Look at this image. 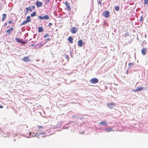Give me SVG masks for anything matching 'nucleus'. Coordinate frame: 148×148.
<instances>
[{
    "instance_id": "nucleus-1",
    "label": "nucleus",
    "mask_w": 148,
    "mask_h": 148,
    "mask_svg": "<svg viewBox=\"0 0 148 148\" xmlns=\"http://www.w3.org/2000/svg\"><path fill=\"white\" fill-rule=\"evenodd\" d=\"M99 80L96 78H92L90 80V82L93 84H95L98 83Z\"/></svg>"
},
{
    "instance_id": "nucleus-2",
    "label": "nucleus",
    "mask_w": 148,
    "mask_h": 148,
    "mask_svg": "<svg viewBox=\"0 0 148 148\" xmlns=\"http://www.w3.org/2000/svg\"><path fill=\"white\" fill-rule=\"evenodd\" d=\"M38 18L41 20L43 19L45 20H48L49 19V17L47 15H44L43 17L41 16H38Z\"/></svg>"
},
{
    "instance_id": "nucleus-3",
    "label": "nucleus",
    "mask_w": 148,
    "mask_h": 148,
    "mask_svg": "<svg viewBox=\"0 0 148 148\" xmlns=\"http://www.w3.org/2000/svg\"><path fill=\"white\" fill-rule=\"evenodd\" d=\"M15 40L17 42L21 43V44H25L26 43V42L24 41H23L21 39H20L19 38H15Z\"/></svg>"
},
{
    "instance_id": "nucleus-4",
    "label": "nucleus",
    "mask_w": 148,
    "mask_h": 148,
    "mask_svg": "<svg viewBox=\"0 0 148 148\" xmlns=\"http://www.w3.org/2000/svg\"><path fill=\"white\" fill-rule=\"evenodd\" d=\"M110 13V12L106 10L103 12V14L105 17L108 18L109 16Z\"/></svg>"
},
{
    "instance_id": "nucleus-5",
    "label": "nucleus",
    "mask_w": 148,
    "mask_h": 148,
    "mask_svg": "<svg viewBox=\"0 0 148 148\" xmlns=\"http://www.w3.org/2000/svg\"><path fill=\"white\" fill-rule=\"evenodd\" d=\"M107 105L109 108L111 109H112L114 106H115L114 103H108L107 104Z\"/></svg>"
},
{
    "instance_id": "nucleus-6",
    "label": "nucleus",
    "mask_w": 148,
    "mask_h": 148,
    "mask_svg": "<svg viewBox=\"0 0 148 148\" xmlns=\"http://www.w3.org/2000/svg\"><path fill=\"white\" fill-rule=\"evenodd\" d=\"M78 30L77 29L76 27H73L71 29V32L73 34H75Z\"/></svg>"
},
{
    "instance_id": "nucleus-7",
    "label": "nucleus",
    "mask_w": 148,
    "mask_h": 148,
    "mask_svg": "<svg viewBox=\"0 0 148 148\" xmlns=\"http://www.w3.org/2000/svg\"><path fill=\"white\" fill-rule=\"evenodd\" d=\"M23 60L25 62H29L31 61L30 59L28 56L24 57L23 59Z\"/></svg>"
},
{
    "instance_id": "nucleus-8",
    "label": "nucleus",
    "mask_w": 148,
    "mask_h": 148,
    "mask_svg": "<svg viewBox=\"0 0 148 148\" xmlns=\"http://www.w3.org/2000/svg\"><path fill=\"white\" fill-rule=\"evenodd\" d=\"M36 5L37 7H41L42 5V3L39 1H37L36 3Z\"/></svg>"
},
{
    "instance_id": "nucleus-9",
    "label": "nucleus",
    "mask_w": 148,
    "mask_h": 148,
    "mask_svg": "<svg viewBox=\"0 0 148 148\" xmlns=\"http://www.w3.org/2000/svg\"><path fill=\"white\" fill-rule=\"evenodd\" d=\"M144 88L142 86H139L137 87L136 89L135 90H134V91H140L143 90Z\"/></svg>"
},
{
    "instance_id": "nucleus-10",
    "label": "nucleus",
    "mask_w": 148,
    "mask_h": 148,
    "mask_svg": "<svg viewBox=\"0 0 148 148\" xmlns=\"http://www.w3.org/2000/svg\"><path fill=\"white\" fill-rule=\"evenodd\" d=\"M13 28L11 27L6 31V32L8 35H9L11 33V32L13 31Z\"/></svg>"
},
{
    "instance_id": "nucleus-11",
    "label": "nucleus",
    "mask_w": 148,
    "mask_h": 148,
    "mask_svg": "<svg viewBox=\"0 0 148 148\" xmlns=\"http://www.w3.org/2000/svg\"><path fill=\"white\" fill-rule=\"evenodd\" d=\"M147 49L146 48H143L141 50V53L143 55H145L146 54L147 51Z\"/></svg>"
},
{
    "instance_id": "nucleus-12",
    "label": "nucleus",
    "mask_w": 148,
    "mask_h": 148,
    "mask_svg": "<svg viewBox=\"0 0 148 148\" xmlns=\"http://www.w3.org/2000/svg\"><path fill=\"white\" fill-rule=\"evenodd\" d=\"M78 45L80 47H82L84 45L82 42V40H80L78 41Z\"/></svg>"
},
{
    "instance_id": "nucleus-13",
    "label": "nucleus",
    "mask_w": 148,
    "mask_h": 148,
    "mask_svg": "<svg viewBox=\"0 0 148 148\" xmlns=\"http://www.w3.org/2000/svg\"><path fill=\"white\" fill-rule=\"evenodd\" d=\"M65 4L66 6V8L67 10H71V8L70 6L68 4V3L67 2H65Z\"/></svg>"
},
{
    "instance_id": "nucleus-14",
    "label": "nucleus",
    "mask_w": 148,
    "mask_h": 148,
    "mask_svg": "<svg viewBox=\"0 0 148 148\" xmlns=\"http://www.w3.org/2000/svg\"><path fill=\"white\" fill-rule=\"evenodd\" d=\"M106 131L107 132H109L112 131V129L110 127H108L105 129Z\"/></svg>"
},
{
    "instance_id": "nucleus-15",
    "label": "nucleus",
    "mask_w": 148,
    "mask_h": 148,
    "mask_svg": "<svg viewBox=\"0 0 148 148\" xmlns=\"http://www.w3.org/2000/svg\"><path fill=\"white\" fill-rule=\"evenodd\" d=\"M73 38L71 36L69 37L68 38V40L71 43H73Z\"/></svg>"
},
{
    "instance_id": "nucleus-16",
    "label": "nucleus",
    "mask_w": 148,
    "mask_h": 148,
    "mask_svg": "<svg viewBox=\"0 0 148 148\" xmlns=\"http://www.w3.org/2000/svg\"><path fill=\"white\" fill-rule=\"evenodd\" d=\"M6 17V15L5 14H2V17L1 19L2 21H3L5 18Z\"/></svg>"
},
{
    "instance_id": "nucleus-17",
    "label": "nucleus",
    "mask_w": 148,
    "mask_h": 148,
    "mask_svg": "<svg viewBox=\"0 0 148 148\" xmlns=\"http://www.w3.org/2000/svg\"><path fill=\"white\" fill-rule=\"evenodd\" d=\"M107 122L106 121H101V122H100L99 123L100 124L102 125H104L106 124L107 125Z\"/></svg>"
},
{
    "instance_id": "nucleus-18",
    "label": "nucleus",
    "mask_w": 148,
    "mask_h": 148,
    "mask_svg": "<svg viewBox=\"0 0 148 148\" xmlns=\"http://www.w3.org/2000/svg\"><path fill=\"white\" fill-rule=\"evenodd\" d=\"M43 28L42 27H39L38 28V32H41L43 31Z\"/></svg>"
},
{
    "instance_id": "nucleus-19",
    "label": "nucleus",
    "mask_w": 148,
    "mask_h": 148,
    "mask_svg": "<svg viewBox=\"0 0 148 148\" xmlns=\"http://www.w3.org/2000/svg\"><path fill=\"white\" fill-rule=\"evenodd\" d=\"M28 22H30L31 21V19L30 16H27L26 18V20Z\"/></svg>"
},
{
    "instance_id": "nucleus-20",
    "label": "nucleus",
    "mask_w": 148,
    "mask_h": 148,
    "mask_svg": "<svg viewBox=\"0 0 148 148\" xmlns=\"http://www.w3.org/2000/svg\"><path fill=\"white\" fill-rule=\"evenodd\" d=\"M28 23V22L26 20L24 21L21 24V25H25V24H27Z\"/></svg>"
},
{
    "instance_id": "nucleus-21",
    "label": "nucleus",
    "mask_w": 148,
    "mask_h": 148,
    "mask_svg": "<svg viewBox=\"0 0 148 148\" xmlns=\"http://www.w3.org/2000/svg\"><path fill=\"white\" fill-rule=\"evenodd\" d=\"M36 12H34L32 13L31 14V17H34L36 16Z\"/></svg>"
},
{
    "instance_id": "nucleus-22",
    "label": "nucleus",
    "mask_w": 148,
    "mask_h": 148,
    "mask_svg": "<svg viewBox=\"0 0 148 148\" xmlns=\"http://www.w3.org/2000/svg\"><path fill=\"white\" fill-rule=\"evenodd\" d=\"M119 10V7L118 6H116L115 7V10L116 11H118Z\"/></svg>"
},
{
    "instance_id": "nucleus-23",
    "label": "nucleus",
    "mask_w": 148,
    "mask_h": 148,
    "mask_svg": "<svg viewBox=\"0 0 148 148\" xmlns=\"http://www.w3.org/2000/svg\"><path fill=\"white\" fill-rule=\"evenodd\" d=\"M148 3V0H144V3L145 4H147Z\"/></svg>"
},
{
    "instance_id": "nucleus-24",
    "label": "nucleus",
    "mask_w": 148,
    "mask_h": 148,
    "mask_svg": "<svg viewBox=\"0 0 148 148\" xmlns=\"http://www.w3.org/2000/svg\"><path fill=\"white\" fill-rule=\"evenodd\" d=\"M64 57H65V58L66 59H67L68 60V61L69 60V56L68 55H65L64 56Z\"/></svg>"
},
{
    "instance_id": "nucleus-25",
    "label": "nucleus",
    "mask_w": 148,
    "mask_h": 148,
    "mask_svg": "<svg viewBox=\"0 0 148 148\" xmlns=\"http://www.w3.org/2000/svg\"><path fill=\"white\" fill-rule=\"evenodd\" d=\"M134 65V64L132 63H130L129 64V66L130 67Z\"/></svg>"
},
{
    "instance_id": "nucleus-26",
    "label": "nucleus",
    "mask_w": 148,
    "mask_h": 148,
    "mask_svg": "<svg viewBox=\"0 0 148 148\" xmlns=\"http://www.w3.org/2000/svg\"><path fill=\"white\" fill-rule=\"evenodd\" d=\"M49 36V34H46L44 36V37L45 38H46Z\"/></svg>"
},
{
    "instance_id": "nucleus-27",
    "label": "nucleus",
    "mask_w": 148,
    "mask_h": 148,
    "mask_svg": "<svg viewBox=\"0 0 148 148\" xmlns=\"http://www.w3.org/2000/svg\"><path fill=\"white\" fill-rule=\"evenodd\" d=\"M129 35V33L128 32H126L125 34V36L127 37Z\"/></svg>"
},
{
    "instance_id": "nucleus-28",
    "label": "nucleus",
    "mask_w": 148,
    "mask_h": 148,
    "mask_svg": "<svg viewBox=\"0 0 148 148\" xmlns=\"http://www.w3.org/2000/svg\"><path fill=\"white\" fill-rule=\"evenodd\" d=\"M50 40V39L49 38H47L46 39L45 41L46 42H47V41H49Z\"/></svg>"
},
{
    "instance_id": "nucleus-29",
    "label": "nucleus",
    "mask_w": 148,
    "mask_h": 148,
    "mask_svg": "<svg viewBox=\"0 0 148 148\" xmlns=\"http://www.w3.org/2000/svg\"><path fill=\"white\" fill-rule=\"evenodd\" d=\"M29 10V9H28V8H26V12H28Z\"/></svg>"
},
{
    "instance_id": "nucleus-30",
    "label": "nucleus",
    "mask_w": 148,
    "mask_h": 148,
    "mask_svg": "<svg viewBox=\"0 0 148 148\" xmlns=\"http://www.w3.org/2000/svg\"><path fill=\"white\" fill-rule=\"evenodd\" d=\"M32 8L33 10H34L35 8V6L34 5L32 6Z\"/></svg>"
},
{
    "instance_id": "nucleus-31",
    "label": "nucleus",
    "mask_w": 148,
    "mask_h": 148,
    "mask_svg": "<svg viewBox=\"0 0 148 148\" xmlns=\"http://www.w3.org/2000/svg\"><path fill=\"white\" fill-rule=\"evenodd\" d=\"M12 23V21H10L8 22V23L10 24H11Z\"/></svg>"
},
{
    "instance_id": "nucleus-32",
    "label": "nucleus",
    "mask_w": 148,
    "mask_h": 148,
    "mask_svg": "<svg viewBox=\"0 0 148 148\" xmlns=\"http://www.w3.org/2000/svg\"><path fill=\"white\" fill-rule=\"evenodd\" d=\"M7 25V22L5 23L4 24V26L5 27Z\"/></svg>"
},
{
    "instance_id": "nucleus-33",
    "label": "nucleus",
    "mask_w": 148,
    "mask_h": 148,
    "mask_svg": "<svg viewBox=\"0 0 148 148\" xmlns=\"http://www.w3.org/2000/svg\"><path fill=\"white\" fill-rule=\"evenodd\" d=\"M143 19V17L142 16H141L140 18V20L141 21H142Z\"/></svg>"
},
{
    "instance_id": "nucleus-34",
    "label": "nucleus",
    "mask_w": 148,
    "mask_h": 148,
    "mask_svg": "<svg viewBox=\"0 0 148 148\" xmlns=\"http://www.w3.org/2000/svg\"><path fill=\"white\" fill-rule=\"evenodd\" d=\"M52 25V24L51 23H49V26H51Z\"/></svg>"
},
{
    "instance_id": "nucleus-35",
    "label": "nucleus",
    "mask_w": 148,
    "mask_h": 148,
    "mask_svg": "<svg viewBox=\"0 0 148 148\" xmlns=\"http://www.w3.org/2000/svg\"><path fill=\"white\" fill-rule=\"evenodd\" d=\"M98 3H99V4L100 5H101V3L100 1H99Z\"/></svg>"
},
{
    "instance_id": "nucleus-36",
    "label": "nucleus",
    "mask_w": 148,
    "mask_h": 148,
    "mask_svg": "<svg viewBox=\"0 0 148 148\" xmlns=\"http://www.w3.org/2000/svg\"><path fill=\"white\" fill-rule=\"evenodd\" d=\"M3 106H0V108H3Z\"/></svg>"
},
{
    "instance_id": "nucleus-37",
    "label": "nucleus",
    "mask_w": 148,
    "mask_h": 148,
    "mask_svg": "<svg viewBox=\"0 0 148 148\" xmlns=\"http://www.w3.org/2000/svg\"><path fill=\"white\" fill-rule=\"evenodd\" d=\"M29 11H30V12H31L32 11V9H29Z\"/></svg>"
},
{
    "instance_id": "nucleus-38",
    "label": "nucleus",
    "mask_w": 148,
    "mask_h": 148,
    "mask_svg": "<svg viewBox=\"0 0 148 148\" xmlns=\"http://www.w3.org/2000/svg\"><path fill=\"white\" fill-rule=\"evenodd\" d=\"M38 127L39 128H42V127L40 126H39Z\"/></svg>"
},
{
    "instance_id": "nucleus-39",
    "label": "nucleus",
    "mask_w": 148,
    "mask_h": 148,
    "mask_svg": "<svg viewBox=\"0 0 148 148\" xmlns=\"http://www.w3.org/2000/svg\"><path fill=\"white\" fill-rule=\"evenodd\" d=\"M45 134V133H41L40 134Z\"/></svg>"
},
{
    "instance_id": "nucleus-40",
    "label": "nucleus",
    "mask_w": 148,
    "mask_h": 148,
    "mask_svg": "<svg viewBox=\"0 0 148 148\" xmlns=\"http://www.w3.org/2000/svg\"><path fill=\"white\" fill-rule=\"evenodd\" d=\"M49 2V0H47V3H48V2Z\"/></svg>"
},
{
    "instance_id": "nucleus-41",
    "label": "nucleus",
    "mask_w": 148,
    "mask_h": 148,
    "mask_svg": "<svg viewBox=\"0 0 148 148\" xmlns=\"http://www.w3.org/2000/svg\"><path fill=\"white\" fill-rule=\"evenodd\" d=\"M31 134V132H29V135H30Z\"/></svg>"
},
{
    "instance_id": "nucleus-42",
    "label": "nucleus",
    "mask_w": 148,
    "mask_h": 148,
    "mask_svg": "<svg viewBox=\"0 0 148 148\" xmlns=\"http://www.w3.org/2000/svg\"><path fill=\"white\" fill-rule=\"evenodd\" d=\"M2 1H3V0H2Z\"/></svg>"
}]
</instances>
